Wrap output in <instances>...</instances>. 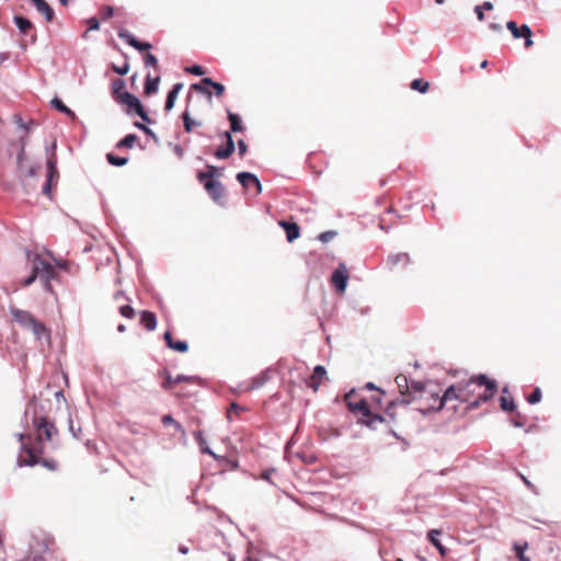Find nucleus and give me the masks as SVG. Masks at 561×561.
I'll return each mask as SVG.
<instances>
[{
	"label": "nucleus",
	"mask_w": 561,
	"mask_h": 561,
	"mask_svg": "<svg viewBox=\"0 0 561 561\" xmlns=\"http://www.w3.org/2000/svg\"><path fill=\"white\" fill-rule=\"evenodd\" d=\"M428 394L435 404L419 409L420 413L424 416H427L434 412H440L448 401H468V398L462 397L460 392V382L448 386L442 396H439L437 392H428Z\"/></svg>",
	"instance_id": "f257e3e1"
},
{
	"label": "nucleus",
	"mask_w": 561,
	"mask_h": 561,
	"mask_svg": "<svg viewBox=\"0 0 561 561\" xmlns=\"http://www.w3.org/2000/svg\"><path fill=\"white\" fill-rule=\"evenodd\" d=\"M356 415H358L356 420L358 425L365 426L371 431H377L380 426H383L389 435L399 440H403L398 433L389 426V421L382 414L374 412L370 407L366 410H362Z\"/></svg>",
	"instance_id": "f03ea898"
},
{
	"label": "nucleus",
	"mask_w": 561,
	"mask_h": 561,
	"mask_svg": "<svg viewBox=\"0 0 561 561\" xmlns=\"http://www.w3.org/2000/svg\"><path fill=\"white\" fill-rule=\"evenodd\" d=\"M16 437L18 440L20 442V451L26 454V457H23L22 454L18 456L16 466L22 468L33 467L39 463L38 455L42 453V449L35 446H31L24 442L26 437L30 438V435H25L24 433H18Z\"/></svg>",
	"instance_id": "7ed1b4c3"
},
{
	"label": "nucleus",
	"mask_w": 561,
	"mask_h": 561,
	"mask_svg": "<svg viewBox=\"0 0 561 561\" xmlns=\"http://www.w3.org/2000/svg\"><path fill=\"white\" fill-rule=\"evenodd\" d=\"M32 423L35 427L37 439L42 442L43 436L46 440H51L53 436L57 434V428L46 415H41L38 410L35 408L34 416H32Z\"/></svg>",
	"instance_id": "20e7f679"
},
{
	"label": "nucleus",
	"mask_w": 561,
	"mask_h": 561,
	"mask_svg": "<svg viewBox=\"0 0 561 561\" xmlns=\"http://www.w3.org/2000/svg\"><path fill=\"white\" fill-rule=\"evenodd\" d=\"M158 376L161 378V387L164 390H172L180 382H192L195 380L201 381L202 379L197 376L178 375L175 378L172 377L171 373L167 368L158 370Z\"/></svg>",
	"instance_id": "39448f33"
},
{
	"label": "nucleus",
	"mask_w": 561,
	"mask_h": 561,
	"mask_svg": "<svg viewBox=\"0 0 561 561\" xmlns=\"http://www.w3.org/2000/svg\"><path fill=\"white\" fill-rule=\"evenodd\" d=\"M118 98H119V104L127 106L126 112L128 114H130L134 111L141 117L142 121H145L147 123L151 122L147 112L145 111L141 102L135 95H133L129 92H124Z\"/></svg>",
	"instance_id": "423d86ee"
},
{
	"label": "nucleus",
	"mask_w": 561,
	"mask_h": 561,
	"mask_svg": "<svg viewBox=\"0 0 561 561\" xmlns=\"http://www.w3.org/2000/svg\"><path fill=\"white\" fill-rule=\"evenodd\" d=\"M118 98H119V104L127 106L126 112L128 114H130L134 111L141 117L142 121H145L147 123L151 122L147 112L145 111L141 102L135 95H133L129 92H124Z\"/></svg>",
	"instance_id": "0eeeda50"
},
{
	"label": "nucleus",
	"mask_w": 561,
	"mask_h": 561,
	"mask_svg": "<svg viewBox=\"0 0 561 561\" xmlns=\"http://www.w3.org/2000/svg\"><path fill=\"white\" fill-rule=\"evenodd\" d=\"M477 381L479 387H484V390L478 394V398L483 403L493 399L497 391V382L491 379L486 374H478Z\"/></svg>",
	"instance_id": "6e6552de"
},
{
	"label": "nucleus",
	"mask_w": 561,
	"mask_h": 561,
	"mask_svg": "<svg viewBox=\"0 0 561 561\" xmlns=\"http://www.w3.org/2000/svg\"><path fill=\"white\" fill-rule=\"evenodd\" d=\"M33 267L37 272L38 277L45 279L46 287L50 288L49 282L57 277L55 267L49 262L41 259L39 255H35L33 260Z\"/></svg>",
	"instance_id": "1a4fd4ad"
},
{
	"label": "nucleus",
	"mask_w": 561,
	"mask_h": 561,
	"mask_svg": "<svg viewBox=\"0 0 561 561\" xmlns=\"http://www.w3.org/2000/svg\"><path fill=\"white\" fill-rule=\"evenodd\" d=\"M59 173L57 170V156L55 152L47 158V179L43 187V193L50 196L53 186L57 185Z\"/></svg>",
	"instance_id": "9d476101"
},
{
	"label": "nucleus",
	"mask_w": 561,
	"mask_h": 561,
	"mask_svg": "<svg viewBox=\"0 0 561 561\" xmlns=\"http://www.w3.org/2000/svg\"><path fill=\"white\" fill-rule=\"evenodd\" d=\"M348 278L350 273L346 265L344 263H340L332 273L331 284L337 293L342 294L346 289Z\"/></svg>",
	"instance_id": "9b49d317"
},
{
	"label": "nucleus",
	"mask_w": 561,
	"mask_h": 561,
	"mask_svg": "<svg viewBox=\"0 0 561 561\" xmlns=\"http://www.w3.org/2000/svg\"><path fill=\"white\" fill-rule=\"evenodd\" d=\"M275 374L276 369L274 367H267L263 369L259 375L250 379V381L244 387V391L251 392L262 388L267 381H270L274 377Z\"/></svg>",
	"instance_id": "f8f14e48"
},
{
	"label": "nucleus",
	"mask_w": 561,
	"mask_h": 561,
	"mask_svg": "<svg viewBox=\"0 0 561 561\" xmlns=\"http://www.w3.org/2000/svg\"><path fill=\"white\" fill-rule=\"evenodd\" d=\"M203 185L214 202L218 204L222 203L225 197V187L221 182L217 180H207Z\"/></svg>",
	"instance_id": "ddd939ff"
},
{
	"label": "nucleus",
	"mask_w": 561,
	"mask_h": 561,
	"mask_svg": "<svg viewBox=\"0 0 561 561\" xmlns=\"http://www.w3.org/2000/svg\"><path fill=\"white\" fill-rule=\"evenodd\" d=\"M237 180L245 190L254 188V194L259 195L262 192V185L259 179L249 172H240L237 174Z\"/></svg>",
	"instance_id": "4468645a"
},
{
	"label": "nucleus",
	"mask_w": 561,
	"mask_h": 561,
	"mask_svg": "<svg viewBox=\"0 0 561 561\" xmlns=\"http://www.w3.org/2000/svg\"><path fill=\"white\" fill-rule=\"evenodd\" d=\"M10 313L12 314L14 321L24 328L30 329V327L35 323L34 316L26 310H21L16 307H10Z\"/></svg>",
	"instance_id": "2eb2a0df"
},
{
	"label": "nucleus",
	"mask_w": 561,
	"mask_h": 561,
	"mask_svg": "<svg viewBox=\"0 0 561 561\" xmlns=\"http://www.w3.org/2000/svg\"><path fill=\"white\" fill-rule=\"evenodd\" d=\"M415 400V397L413 398H404V397H398L394 400H391L388 402L386 409H385V417L390 422H393L396 419V412L394 408L397 405H409L411 402Z\"/></svg>",
	"instance_id": "dca6fc26"
},
{
	"label": "nucleus",
	"mask_w": 561,
	"mask_h": 561,
	"mask_svg": "<svg viewBox=\"0 0 561 561\" xmlns=\"http://www.w3.org/2000/svg\"><path fill=\"white\" fill-rule=\"evenodd\" d=\"M15 123L18 125L19 134H20V152L18 154V163L20 168H23V159H24V148L25 142L24 139L28 135V128L24 124L23 119L20 116H15Z\"/></svg>",
	"instance_id": "f3484780"
},
{
	"label": "nucleus",
	"mask_w": 561,
	"mask_h": 561,
	"mask_svg": "<svg viewBox=\"0 0 561 561\" xmlns=\"http://www.w3.org/2000/svg\"><path fill=\"white\" fill-rule=\"evenodd\" d=\"M43 393L41 392L38 396L36 393H33L28 398V402L26 405V409L23 413V417L27 420V416L30 413H32V416H34L35 408L38 410L41 415H45V404L39 400V397H42Z\"/></svg>",
	"instance_id": "a211bd4d"
},
{
	"label": "nucleus",
	"mask_w": 561,
	"mask_h": 561,
	"mask_svg": "<svg viewBox=\"0 0 561 561\" xmlns=\"http://www.w3.org/2000/svg\"><path fill=\"white\" fill-rule=\"evenodd\" d=\"M118 37L124 39L128 45L136 48L139 51H147L152 46L150 43L147 42H139L136 37H134L131 34H129L126 30L118 31Z\"/></svg>",
	"instance_id": "6ab92c4d"
},
{
	"label": "nucleus",
	"mask_w": 561,
	"mask_h": 561,
	"mask_svg": "<svg viewBox=\"0 0 561 561\" xmlns=\"http://www.w3.org/2000/svg\"><path fill=\"white\" fill-rule=\"evenodd\" d=\"M225 137H226V146L225 147H219L216 151H215V156L216 158L218 159H227L229 158L236 147H234V141L231 137V134L229 131H226L225 133Z\"/></svg>",
	"instance_id": "aec40b11"
},
{
	"label": "nucleus",
	"mask_w": 561,
	"mask_h": 561,
	"mask_svg": "<svg viewBox=\"0 0 561 561\" xmlns=\"http://www.w3.org/2000/svg\"><path fill=\"white\" fill-rule=\"evenodd\" d=\"M440 535L442 530L431 529L427 534V539L437 549L440 556L445 557L448 552V549L442 543L439 539Z\"/></svg>",
	"instance_id": "412c9836"
},
{
	"label": "nucleus",
	"mask_w": 561,
	"mask_h": 561,
	"mask_svg": "<svg viewBox=\"0 0 561 561\" xmlns=\"http://www.w3.org/2000/svg\"><path fill=\"white\" fill-rule=\"evenodd\" d=\"M478 387L477 375L471 376L467 381H460V392L468 399L476 393Z\"/></svg>",
	"instance_id": "4be33fe9"
},
{
	"label": "nucleus",
	"mask_w": 561,
	"mask_h": 561,
	"mask_svg": "<svg viewBox=\"0 0 561 561\" xmlns=\"http://www.w3.org/2000/svg\"><path fill=\"white\" fill-rule=\"evenodd\" d=\"M279 226L284 228L288 242H293L299 238L300 229L296 222L280 220Z\"/></svg>",
	"instance_id": "5701e85b"
},
{
	"label": "nucleus",
	"mask_w": 561,
	"mask_h": 561,
	"mask_svg": "<svg viewBox=\"0 0 561 561\" xmlns=\"http://www.w3.org/2000/svg\"><path fill=\"white\" fill-rule=\"evenodd\" d=\"M502 392L503 394L505 393H508V387L505 386L503 389H502ZM500 408L502 409V411L504 412H508V413H513L516 411L517 409V405H516V402L514 400L513 397H505V396H502L500 398Z\"/></svg>",
	"instance_id": "b1692460"
},
{
	"label": "nucleus",
	"mask_w": 561,
	"mask_h": 561,
	"mask_svg": "<svg viewBox=\"0 0 561 561\" xmlns=\"http://www.w3.org/2000/svg\"><path fill=\"white\" fill-rule=\"evenodd\" d=\"M195 440L199 447L202 454H206L211 456L215 459H218V455L213 451V449L208 446L206 438L202 431H196L194 433Z\"/></svg>",
	"instance_id": "393cba45"
},
{
	"label": "nucleus",
	"mask_w": 561,
	"mask_h": 561,
	"mask_svg": "<svg viewBox=\"0 0 561 561\" xmlns=\"http://www.w3.org/2000/svg\"><path fill=\"white\" fill-rule=\"evenodd\" d=\"M411 262L410 255L405 252L397 253V254H390L387 257V266L390 268L396 267L397 265H409Z\"/></svg>",
	"instance_id": "a878e982"
},
{
	"label": "nucleus",
	"mask_w": 561,
	"mask_h": 561,
	"mask_svg": "<svg viewBox=\"0 0 561 561\" xmlns=\"http://www.w3.org/2000/svg\"><path fill=\"white\" fill-rule=\"evenodd\" d=\"M33 3L37 11L45 16L47 22H51L54 20V10L46 0H33Z\"/></svg>",
	"instance_id": "bb28decb"
},
{
	"label": "nucleus",
	"mask_w": 561,
	"mask_h": 561,
	"mask_svg": "<svg viewBox=\"0 0 561 561\" xmlns=\"http://www.w3.org/2000/svg\"><path fill=\"white\" fill-rule=\"evenodd\" d=\"M30 329L32 330L37 340L41 341L44 339L49 345L50 333L49 330L42 322L35 319V323L32 327H30Z\"/></svg>",
	"instance_id": "cd10ccee"
},
{
	"label": "nucleus",
	"mask_w": 561,
	"mask_h": 561,
	"mask_svg": "<svg viewBox=\"0 0 561 561\" xmlns=\"http://www.w3.org/2000/svg\"><path fill=\"white\" fill-rule=\"evenodd\" d=\"M140 324L147 330L152 331L157 327V318L153 312L144 310L140 312Z\"/></svg>",
	"instance_id": "c85d7f7f"
},
{
	"label": "nucleus",
	"mask_w": 561,
	"mask_h": 561,
	"mask_svg": "<svg viewBox=\"0 0 561 561\" xmlns=\"http://www.w3.org/2000/svg\"><path fill=\"white\" fill-rule=\"evenodd\" d=\"M410 380L411 378H409L407 375L404 374H399L394 381L398 386V389L400 391V397H404L407 398V394H411V391H410Z\"/></svg>",
	"instance_id": "c756f323"
},
{
	"label": "nucleus",
	"mask_w": 561,
	"mask_h": 561,
	"mask_svg": "<svg viewBox=\"0 0 561 561\" xmlns=\"http://www.w3.org/2000/svg\"><path fill=\"white\" fill-rule=\"evenodd\" d=\"M409 386L411 394H407V398L415 397L416 400L417 397H421L424 392H427L426 383L424 381L411 379Z\"/></svg>",
	"instance_id": "7c9ffc66"
},
{
	"label": "nucleus",
	"mask_w": 561,
	"mask_h": 561,
	"mask_svg": "<svg viewBox=\"0 0 561 561\" xmlns=\"http://www.w3.org/2000/svg\"><path fill=\"white\" fill-rule=\"evenodd\" d=\"M220 176L218 168L215 165H207V171H201L197 173V180L201 183L207 182V180H215V178Z\"/></svg>",
	"instance_id": "2f4dec72"
},
{
	"label": "nucleus",
	"mask_w": 561,
	"mask_h": 561,
	"mask_svg": "<svg viewBox=\"0 0 561 561\" xmlns=\"http://www.w3.org/2000/svg\"><path fill=\"white\" fill-rule=\"evenodd\" d=\"M14 23L23 35H28L30 32L34 28L33 23L21 15L14 16Z\"/></svg>",
	"instance_id": "473e14b6"
},
{
	"label": "nucleus",
	"mask_w": 561,
	"mask_h": 561,
	"mask_svg": "<svg viewBox=\"0 0 561 561\" xmlns=\"http://www.w3.org/2000/svg\"><path fill=\"white\" fill-rule=\"evenodd\" d=\"M182 88H183L182 83H176L173 85V88L171 89V91L168 93V96H167V101H165V105H164L165 111H170L173 108L175 100L178 98V94L180 93Z\"/></svg>",
	"instance_id": "72a5a7b5"
},
{
	"label": "nucleus",
	"mask_w": 561,
	"mask_h": 561,
	"mask_svg": "<svg viewBox=\"0 0 561 561\" xmlns=\"http://www.w3.org/2000/svg\"><path fill=\"white\" fill-rule=\"evenodd\" d=\"M164 340H165L167 346L174 351L182 352V351H187V348H188V345L186 342H183V341L174 342L172 339V334L169 331H167L164 333Z\"/></svg>",
	"instance_id": "f704fd0d"
},
{
	"label": "nucleus",
	"mask_w": 561,
	"mask_h": 561,
	"mask_svg": "<svg viewBox=\"0 0 561 561\" xmlns=\"http://www.w3.org/2000/svg\"><path fill=\"white\" fill-rule=\"evenodd\" d=\"M346 407H347V410L352 413V414H357L358 412H360L362 410H366L370 407L368 400L366 398H362L359 401L357 402H353V401H347L346 402Z\"/></svg>",
	"instance_id": "c9c22d12"
},
{
	"label": "nucleus",
	"mask_w": 561,
	"mask_h": 561,
	"mask_svg": "<svg viewBox=\"0 0 561 561\" xmlns=\"http://www.w3.org/2000/svg\"><path fill=\"white\" fill-rule=\"evenodd\" d=\"M160 82L159 77L152 78L150 75H147L146 81H145V88L144 91L147 95L153 94L158 90V85Z\"/></svg>",
	"instance_id": "e433bc0d"
},
{
	"label": "nucleus",
	"mask_w": 561,
	"mask_h": 561,
	"mask_svg": "<svg viewBox=\"0 0 561 561\" xmlns=\"http://www.w3.org/2000/svg\"><path fill=\"white\" fill-rule=\"evenodd\" d=\"M125 81L123 79H116L112 83V94L114 100L119 103V95H122L125 91Z\"/></svg>",
	"instance_id": "4c0bfd02"
},
{
	"label": "nucleus",
	"mask_w": 561,
	"mask_h": 561,
	"mask_svg": "<svg viewBox=\"0 0 561 561\" xmlns=\"http://www.w3.org/2000/svg\"><path fill=\"white\" fill-rule=\"evenodd\" d=\"M228 119L230 122V128L232 131H243L244 127L239 115L228 112Z\"/></svg>",
	"instance_id": "58836bf2"
},
{
	"label": "nucleus",
	"mask_w": 561,
	"mask_h": 561,
	"mask_svg": "<svg viewBox=\"0 0 561 561\" xmlns=\"http://www.w3.org/2000/svg\"><path fill=\"white\" fill-rule=\"evenodd\" d=\"M182 118H183V123H184V129L186 133H192L193 131V128L195 126H201L202 123L201 122H196L194 121L188 111H184L183 114H182Z\"/></svg>",
	"instance_id": "ea45409f"
},
{
	"label": "nucleus",
	"mask_w": 561,
	"mask_h": 561,
	"mask_svg": "<svg viewBox=\"0 0 561 561\" xmlns=\"http://www.w3.org/2000/svg\"><path fill=\"white\" fill-rule=\"evenodd\" d=\"M202 83L203 84H206L208 87H211L214 90H215V94L220 98L224 95L225 93V87L219 83V82H215L213 79L210 78H203L202 79Z\"/></svg>",
	"instance_id": "a19ab883"
},
{
	"label": "nucleus",
	"mask_w": 561,
	"mask_h": 561,
	"mask_svg": "<svg viewBox=\"0 0 561 561\" xmlns=\"http://www.w3.org/2000/svg\"><path fill=\"white\" fill-rule=\"evenodd\" d=\"M51 104L59 112L67 114L71 118L76 117L75 112L71 111L68 106H66L60 99H58V98L53 99Z\"/></svg>",
	"instance_id": "79ce46f5"
},
{
	"label": "nucleus",
	"mask_w": 561,
	"mask_h": 561,
	"mask_svg": "<svg viewBox=\"0 0 561 561\" xmlns=\"http://www.w3.org/2000/svg\"><path fill=\"white\" fill-rule=\"evenodd\" d=\"M411 89L415 90V91H419L421 93H425L428 91L430 89V83L423 79H414L412 82H411Z\"/></svg>",
	"instance_id": "37998d69"
},
{
	"label": "nucleus",
	"mask_w": 561,
	"mask_h": 561,
	"mask_svg": "<svg viewBox=\"0 0 561 561\" xmlns=\"http://www.w3.org/2000/svg\"><path fill=\"white\" fill-rule=\"evenodd\" d=\"M244 411H247V408H244L233 401L230 403L229 408L227 409L226 416H227L228 421H231L232 413L236 415H239L241 412H244Z\"/></svg>",
	"instance_id": "c03bdc74"
},
{
	"label": "nucleus",
	"mask_w": 561,
	"mask_h": 561,
	"mask_svg": "<svg viewBox=\"0 0 561 561\" xmlns=\"http://www.w3.org/2000/svg\"><path fill=\"white\" fill-rule=\"evenodd\" d=\"M542 399V392H541V389L539 387H535L534 390L531 391V393H529L526 398V401L529 403V404H537L541 401Z\"/></svg>",
	"instance_id": "a18cd8bd"
},
{
	"label": "nucleus",
	"mask_w": 561,
	"mask_h": 561,
	"mask_svg": "<svg viewBox=\"0 0 561 561\" xmlns=\"http://www.w3.org/2000/svg\"><path fill=\"white\" fill-rule=\"evenodd\" d=\"M138 137L135 134H129L125 136L117 144L118 148H133L135 142L137 141Z\"/></svg>",
	"instance_id": "49530a36"
},
{
	"label": "nucleus",
	"mask_w": 561,
	"mask_h": 561,
	"mask_svg": "<svg viewBox=\"0 0 561 561\" xmlns=\"http://www.w3.org/2000/svg\"><path fill=\"white\" fill-rule=\"evenodd\" d=\"M325 376H327L325 367L323 365H317V366H314V368L309 377L321 381Z\"/></svg>",
	"instance_id": "de8ad7c7"
},
{
	"label": "nucleus",
	"mask_w": 561,
	"mask_h": 561,
	"mask_svg": "<svg viewBox=\"0 0 561 561\" xmlns=\"http://www.w3.org/2000/svg\"><path fill=\"white\" fill-rule=\"evenodd\" d=\"M106 159L107 161L113 164V165H117V167H122V165H125L128 161L127 158H124V157H117L113 153H107L106 154Z\"/></svg>",
	"instance_id": "09e8293b"
},
{
	"label": "nucleus",
	"mask_w": 561,
	"mask_h": 561,
	"mask_svg": "<svg viewBox=\"0 0 561 561\" xmlns=\"http://www.w3.org/2000/svg\"><path fill=\"white\" fill-rule=\"evenodd\" d=\"M118 310H119V313L124 318H127V319H131L136 314L135 309L133 307H130L129 305H122V306H119Z\"/></svg>",
	"instance_id": "8fccbe9b"
},
{
	"label": "nucleus",
	"mask_w": 561,
	"mask_h": 561,
	"mask_svg": "<svg viewBox=\"0 0 561 561\" xmlns=\"http://www.w3.org/2000/svg\"><path fill=\"white\" fill-rule=\"evenodd\" d=\"M68 428L75 438H79V435L82 430L80 426L75 427L73 420L71 417V413H68Z\"/></svg>",
	"instance_id": "3c124183"
},
{
	"label": "nucleus",
	"mask_w": 561,
	"mask_h": 561,
	"mask_svg": "<svg viewBox=\"0 0 561 561\" xmlns=\"http://www.w3.org/2000/svg\"><path fill=\"white\" fill-rule=\"evenodd\" d=\"M206 84H203L202 81L199 83H194L191 85V89L194 91H197L199 93H203L208 96V99H211V92L206 88Z\"/></svg>",
	"instance_id": "603ef678"
},
{
	"label": "nucleus",
	"mask_w": 561,
	"mask_h": 561,
	"mask_svg": "<svg viewBox=\"0 0 561 561\" xmlns=\"http://www.w3.org/2000/svg\"><path fill=\"white\" fill-rule=\"evenodd\" d=\"M144 61H145V65L146 66H152L154 68L158 67V59L154 55H152L151 53H147L144 57Z\"/></svg>",
	"instance_id": "864d4df0"
},
{
	"label": "nucleus",
	"mask_w": 561,
	"mask_h": 561,
	"mask_svg": "<svg viewBox=\"0 0 561 561\" xmlns=\"http://www.w3.org/2000/svg\"><path fill=\"white\" fill-rule=\"evenodd\" d=\"M276 473V469L275 468H268V469H265L262 473H261V478L265 481H267L268 483L271 484H275L273 481H272V476Z\"/></svg>",
	"instance_id": "5fc2aeb1"
},
{
	"label": "nucleus",
	"mask_w": 561,
	"mask_h": 561,
	"mask_svg": "<svg viewBox=\"0 0 561 561\" xmlns=\"http://www.w3.org/2000/svg\"><path fill=\"white\" fill-rule=\"evenodd\" d=\"M515 413V417L511 419V424L514 426V427H517V428H520L524 426V422H523V416L520 414V412H518L517 410L514 412Z\"/></svg>",
	"instance_id": "6e6d98bb"
},
{
	"label": "nucleus",
	"mask_w": 561,
	"mask_h": 561,
	"mask_svg": "<svg viewBox=\"0 0 561 561\" xmlns=\"http://www.w3.org/2000/svg\"><path fill=\"white\" fill-rule=\"evenodd\" d=\"M113 14H114V8L111 5H104L101 9V16L104 20L111 19L113 16Z\"/></svg>",
	"instance_id": "4d7b16f0"
},
{
	"label": "nucleus",
	"mask_w": 561,
	"mask_h": 561,
	"mask_svg": "<svg viewBox=\"0 0 561 561\" xmlns=\"http://www.w3.org/2000/svg\"><path fill=\"white\" fill-rule=\"evenodd\" d=\"M186 72H190L192 75H195V76H203L205 73V70L202 66H198V65H194V66H191V67H187L185 69Z\"/></svg>",
	"instance_id": "13d9d810"
},
{
	"label": "nucleus",
	"mask_w": 561,
	"mask_h": 561,
	"mask_svg": "<svg viewBox=\"0 0 561 561\" xmlns=\"http://www.w3.org/2000/svg\"><path fill=\"white\" fill-rule=\"evenodd\" d=\"M506 26L515 38H519V27L517 26L516 22L508 21Z\"/></svg>",
	"instance_id": "bf43d9fd"
},
{
	"label": "nucleus",
	"mask_w": 561,
	"mask_h": 561,
	"mask_svg": "<svg viewBox=\"0 0 561 561\" xmlns=\"http://www.w3.org/2000/svg\"><path fill=\"white\" fill-rule=\"evenodd\" d=\"M336 236V232L335 231H324L322 233H320L319 236V240L322 241V242H329L331 241L334 237Z\"/></svg>",
	"instance_id": "052dcab7"
},
{
	"label": "nucleus",
	"mask_w": 561,
	"mask_h": 561,
	"mask_svg": "<svg viewBox=\"0 0 561 561\" xmlns=\"http://www.w3.org/2000/svg\"><path fill=\"white\" fill-rule=\"evenodd\" d=\"M527 547H528L527 542L514 545V551H515L517 558H520V556H525V550L527 549Z\"/></svg>",
	"instance_id": "680f3d73"
},
{
	"label": "nucleus",
	"mask_w": 561,
	"mask_h": 561,
	"mask_svg": "<svg viewBox=\"0 0 561 561\" xmlns=\"http://www.w3.org/2000/svg\"><path fill=\"white\" fill-rule=\"evenodd\" d=\"M112 69L121 75V76H125L128 71H129V65L127 62H125L123 66H115L113 65Z\"/></svg>",
	"instance_id": "e2e57ef3"
},
{
	"label": "nucleus",
	"mask_w": 561,
	"mask_h": 561,
	"mask_svg": "<svg viewBox=\"0 0 561 561\" xmlns=\"http://www.w3.org/2000/svg\"><path fill=\"white\" fill-rule=\"evenodd\" d=\"M364 389L369 391H378L380 394L385 396L386 391L381 389L380 387L376 386L374 382L368 381L365 383Z\"/></svg>",
	"instance_id": "0e129e2a"
},
{
	"label": "nucleus",
	"mask_w": 561,
	"mask_h": 561,
	"mask_svg": "<svg viewBox=\"0 0 561 561\" xmlns=\"http://www.w3.org/2000/svg\"><path fill=\"white\" fill-rule=\"evenodd\" d=\"M466 402H467V410H469V411H472V410L479 408L481 404H483V402L480 401V399L478 397L471 401H470V399H468V401H466Z\"/></svg>",
	"instance_id": "69168bd1"
},
{
	"label": "nucleus",
	"mask_w": 561,
	"mask_h": 561,
	"mask_svg": "<svg viewBox=\"0 0 561 561\" xmlns=\"http://www.w3.org/2000/svg\"><path fill=\"white\" fill-rule=\"evenodd\" d=\"M87 24H88V31H96L100 27V23L96 18H90L87 21Z\"/></svg>",
	"instance_id": "338daca9"
},
{
	"label": "nucleus",
	"mask_w": 561,
	"mask_h": 561,
	"mask_svg": "<svg viewBox=\"0 0 561 561\" xmlns=\"http://www.w3.org/2000/svg\"><path fill=\"white\" fill-rule=\"evenodd\" d=\"M533 35V32L530 30V27L526 24H523L520 27H519V37H531Z\"/></svg>",
	"instance_id": "774afa93"
}]
</instances>
